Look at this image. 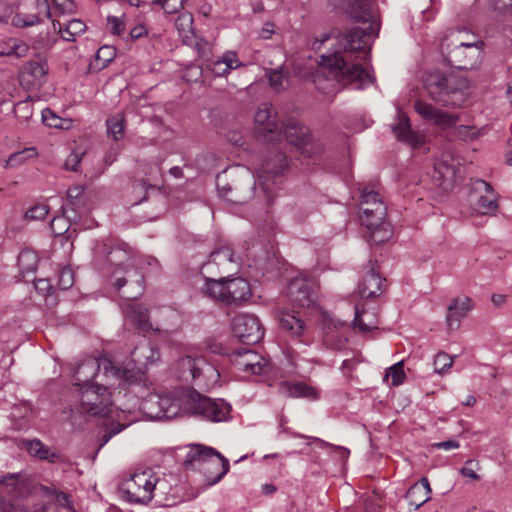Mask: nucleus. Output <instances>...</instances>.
Returning a JSON list of instances; mask_svg holds the SVG:
<instances>
[{
  "label": "nucleus",
  "mask_w": 512,
  "mask_h": 512,
  "mask_svg": "<svg viewBox=\"0 0 512 512\" xmlns=\"http://www.w3.org/2000/svg\"><path fill=\"white\" fill-rule=\"evenodd\" d=\"M345 11L355 22L368 24L365 28L355 27L340 35L339 42L343 51L321 55L320 65L323 71L313 74V82L323 93L335 90V82L342 85L356 83L358 89L374 82L370 72L356 63L355 53H361L368 47L373 37L378 35L379 24L373 0H344Z\"/></svg>",
  "instance_id": "1"
},
{
  "label": "nucleus",
  "mask_w": 512,
  "mask_h": 512,
  "mask_svg": "<svg viewBox=\"0 0 512 512\" xmlns=\"http://www.w3.org/2000/svg\"><path fill=\"white\" fill-rule=\"evenodd\" d=\"M164 419H172L182 414L198 415L211 422L230 419L231 405L223 399H212L191 388H175L169 392L156 394Z\"/></svg>",
  "instance_id": "2"
},
{
  "label": "nucleus",
  "mask_w": 512,
  "mask_h": 512,
  "mask_svg": "<svg viewBox=\"0 0 512 512\" xmlns=\"http://www.w3.org/2000/svg\"><path fill=\"white\" fill-rule=\"evenodd\" d=\"M219 195L233 204H244L254 197L256 180L247 169L224 171L216 180Z\"/></svg>",
  "instance_id": "3"
},
{
  "label": "nucleus",
  "mask_w": 512,
  "mask_h": 512,
  "mask_svg": "<svg viewBox=\"0 0 512 512\" xmlns=\"http://www.w3.org/2000/svg\"><path fill=\"white\" fill-rule=\"evenodd\" d=\"M424 88L433 101L446 107H461L467 99L463 87L456 85V78L440 72L428 73Z\"/></svg>",
  "instance_id": "4"
},
{
  "label": "nucleus",
  "mask_w": 512,
  "mask_h": 512,
  "mask_svg": "<svg viewBox=\"0 0 512 512\" xmlns=\"http://www.w3.org/2000/svg\"><path fill=\"white\" fill-rule=\"evenodd\" d=\"M103 370V376L108 378H114L116 380L128 381L131 377V372L127 369H122L116 366L109 359H97L89 357L81 361L74 368V385L79 389L87 386H91V381L97 376L100 370Z\"/></svg>",
  "instance_id": "5"
},
{
  "label": "nucleus",
  "mask_w": 512,
  "mask_h": 512,
  "mask_svg": "<svg viewBox=\"0 0 512 512\" xmlns=\"http://www.w3.org/2000/svg\"><path fill=\"white\" fill-rule=\"evenodd\" d=\"M158 477L152 470L135 473L123 483L122 493L131 503L147 504L153 498Z\"/></svg>",
  "instance_id": "6"
},
{
  "label": "nucleus",
  "mask_w": 512,
  "mask_h": 512,
  "mask_svg": "<svg viewBox=\"0 0 512 512\" xmlns=\"http://www.w3.org/2000/svg\"><path fill=\"white\" fill-rule=\"evenodd\" d=\"M178 377L183 381H195L198 385H205L206 380L217 381L219 372L202 356L186 355L177 361Z\"/></svg>",
  "instance_id": "7"
},
{
  "label": "nucleus",
  "mask_w": 512,
  "mask_h": 512,
  "mask_svg": "<svg viewBox=\"0 0 512 512\" xmlns=\"http://www.w3.org/2000/svg\"><path fill=\"white\" fill-rule=\"evenodd\" d=\"M79 392V409L82 413H88L93 416H106L108 414L111 398L104 384L80 388Z\"/></svg>",
  "instance_id": "8"
},
{
  "label": "nucleus",
  "mask_w": 512,
  "mask_h": 512,
  "mask_svg": "<svg viewBox=\"0 0 512 512\" xmlns=\"http://www.w3.org/2000/svg\"><path fill=\"white\" fill-rule=\"evenodd\" d=\"M113 277L115 278V290L128 302L137 299L143 294L144 276L137 268L125 266L124 271L115 269Z\"/></svg>",
  "instance_id": "9"
},
{
  "label": "nucleus",
  "mask_w": 512,
  "mask_h": 512,
  "mask_svg": "<svg viewBox=\"0 0 512 512\" xmlns=\"http://www.w3.org/2000/svg\"><path fill=\"white\" fill-rule=\"evenodd\" d=\"M387 205L382 196L369 186L361 190L360 221L363 226H372L386 218Z\"/></svg>",
  "instance_id": "10"
},
{
  "label": "nucleus",
  "mask_w": 512,
  "mask_h": 512,
  "mask_svg": "<svg viewBox=\"0 0 512 512\" xmlns=\"http://www.w3.org/2000/svg\"><path fill=\"white\" fill-rule=\"evenodd\" d=\"M483 42H460L453 49L448 50L446 62L459 70L472 69L480 60Z\"/></svg>",
  "instance_id": "11"
},
{
  "label": "nucleus",
  "mask_w": 512,
  "mask_h": 512,
  "mask_svg": "<svg viewBox=\"0 0 512 512\" xmlns=\"http://www.w3.org/2000/svg\"><path fill=\"white\" fill-rule=\"evenodd\" d=\"M231 326L234 336L248 345L256 344L264 336L261 322L253 314L241 313L236 315L232 320Z\"/></svg>",
  "instance_id": "12"
},
{
  "label": "nucleus",
  "mask_w": 512,
  "mask_h": 512,
  "mask_svg": "<svg viewBox=\"0 0 512 512\" xmlns=\"http://www.w3.org/2000/svg\"><path fill=\"white\" fill-rule=\"evenodd\" d=\"M287 296L291 303L300 308L310 307L316 301L315 282L310 277H295L287 287Z\"/></svg>",
  "instance_id": "13"
},
{
  "label": "nucleus",
  "mask_w": 512,
  "mask_h": 512,
  "mask_svg": "<svg viewBox=\"0 0 512 512\" xmlns=\"http://www.w3.org/2000/svg\"><path fill=\"white\" fill-rule=\"evenodd\" d=\"M254 121L259 136L269 137L270 140L279 139L282 132V123L277 119V114L271 106L263 103L255 113Z\"/></svg>",
  "instance_id": "14"
},
{
  "label": "nucleus",
  "mask_w": 512,
  "mask_h": 512,
  "mask_svg": "<svg viewBox=\"0 0 512 512\" xmlns=\"http://www.w3.org/2000/svg\"><path fill=\"white\" fill-rule=\"evenodd\" d=\"M287 167V158L280 151H275L273 154L268 156L262 164V173L259 175V180L261 187L266 194L268 203L272 201V194L269 185L270 178L281 175Z\"/></svg>",
  "instance_id": "15"
},
{
  "label": "nucleus",
  "mask_w": 512,
  "mask_h": 512,
  "mask_svg": "<svg viewBox=\"0 0 512 512\" xmlns=\"http://www.w3.org/2000/svg\"><path fill=\"white\" fill-rule=\"evenodd\" d=\"M234 365L239 371L253 375L265 374L269 370L268 361L252 349L234 352Z\"/></svg>",
  "instance_id": "16"
},
{
  "label": "nucleus",
  "mask_w": 512,
  "mask_h": 512,
  "mask_svg": "<svg viewBox=\"0 0 512 512\" xmlns=\"http://www.w3.org/2000/svg\"><path fill=\"white\" fill-rule=\"evenodd\" d=\"M385 279L381 278L376 261H369L368 270L362 282L358 285V294L362 298L373 299L378 297L385 288Z\"/></svg>",
  "instance_id": "17"
},
{
  "label": "nucleus",
  "mask_w": 512,
  "mask_h": 512,
  "mask_svg": "<svg viewBox=\"0 0 512 512\" xmlns=\"http://www.w3.org/2000/svg\"><path fill=\"white\" fill-rule=\"evenodd\" d=\"M414 109L422 118L433 122L442 129L455 126L459 120L457 115L437 109L423 100H416L414 102Z\"/></svg>",
  "instance_id": "18"
},
{
  "label": "nucleus",
  "mask_w": 512,
  "mask_h": 512,
  "mask_svg": "<svg viewBox=\"0 0 512 512\" xmlns=\"http://www.w3.org/2000/svg\"><path fill=\"white\" fill-rule=\"evenodd\" d=\"M122 312L127 326L140 332H148L152 329L148 309L142 304L126 302L122 306Z\"/></svg>",
  "instance_id": "19"
},
{
  "label": "nucleus",
  "mask_w": 512,
  "mask_h": 512,
  "mask_svg": "<svg viewBox=\"0 0 512 512\" xmlns=\"http://www.w3.org/2000/svg\"><path fill=\"white\" fill-rule=\"evenodd\" d=\"M230 465L228 459H226L219 451L217 455L209 457V459L203 463L199 472L205 477L206 483L209 486L218 483L229 471Z\"/></svg>",
  "instance_id": "20"
},
{
  "label": "nucleus",
  "mask_w": 512,
  "mask_h": 512,
  "mask_svg": "<svg viewBox=\"0 0 512 512\" xmlns=\"http://www.w3.org/2000/svg\"><path fill=\"white\" fill-rule=\"evenodd\" d=\"M227 305L239 304L251 296L249 282L242 277L225 278Z\"/></svg>",
  "instance_id": "21"
},
{
  "label": "nucleus",
  "mask_w": 512,
  "mask_h": 512,
  "mask_svg": "<svg viewBox=\"0 0 512 512\" xmlns=\"http://www.w3.org/2000/svg\"><path fill=\"white\" fill-rule=\"evenodd\" d=\"M472 308V300L467 296L453 299L448 306V312L446 316L448 328L450 330L458 329L461 320L467 316Z\"/></svg>",
  "instance_id": "22"
},
{
  "label": "nucleus",
  "mask_w": 512,
  "mask_h": 512,
  "mask_svg": "<svg viewBox=\"0 0 512 512\" xmlns=\"http://www.w3.org/2000/svg\"><path fill=\"white\" fill-rule=\"evenodd\" d=\"M242 65L243 64L240 62L235 51H227L221 56V58L215 61L209 59L203 63V66L212 71V73L217 77L226 76L231 72V70L239 68Z\"/></svg>",
  "instance_id": "23"
},
{
  "label": "nucleus",
  "mask_w": 512,
  "mask_h": 512,
  "mask_svg": "<svg viewBox=\"0 0 512 512\" xmlns=\"http://www.w3.org/2000/svg\"><path fill=\"white\" fill-rule=\"evenodd\" d=\"M278 320L281 329L291 337L299 339L303 335L306 324L299 311H289L285 308L279 311Z\"/></svg>",
  "instance_id": "24"
},
{
  "label": "nucleus",
  "mask_w": 512,
  "mask_h": 512,
  "mask_svg": "<svg viewBox=\"0 0 512 512\" xmlns=\"http://www.w3.org/2000/svg\"><path fill=\"white\" fill-rule=\"evenodd\" d=\"M281 135H283L290 144L298 148H303L304 152L308 153L309 130L305 125L297 121H289L285 126L282 125Z\"/></svg>",
  "instance_id": "25"
},
{
  "label": "nucleus",
  "mask_w": 512,
  "mask_h": 512,
  "mask_svg": "<svg viewBox=\"0 0 512 512\" xmlns=\"http://www.w3.org/2000/svg\"><path fill=\"white\" fill-rule=\"evenodd\" d=\"M217 454L218 451L213 447H208L203 444H191L185 456L184 466L186 469L199 471L203 463H205L209 457Z\"/></svg>",
  "instance_id": "26"
},
{
  "label": "nucleus",
  "mask_w": 512,
  "mask_h": 512,
  "mask_svg": "<svg viewBox=\"0 0 512 512\" xmlns=\"http://www.w3.org/2000/svg\"><path fill=\"white\" fill-rule=\"evenodd\" d=\"M392 131L398 140L414 148L420 146L423 142L422 136L412 131L410 120L403 112L398 113V124L392 127Z\"/></svg>",
  "instance_id": "27"
},
{
  "label": "nucleus",
  "mask_w": 512,
  "mask_h": 512,
  "mask_svg": "<svg viewBox=\"0 0 512 512\" xmlns=\"http://www.w3.org/2000/svg\"><path fill=\"white\" fill-rule=\"evenodd\" d=\"M432 490L426 477H422L414 483L407 491L405 499L413 510L419 509L423 504L430 500Z\"/></svg>",
  "instance_id": "28"
},
{
  "label": "nucleus",
  "mask_w": 512,
  "mask_h": 512,
  "mask_svg": "<svg viewBox=\"0 0 512 512\" xmlns=\"http://www.w3.org/2000/svg\"><path fill=\"white\" fill-rule=\"evenodd\" d=\"M476 184L482 187L486 194L479 196L477 202L473 204L474 211L481 215L494 214L498 209V203L492 186L484 180H478Z\"/></svg>",
  "instance_id": "29"
},
{
  "label": "nucleus",
  "mask_w": 512,
  "mask_h": 512,
  "mask_svg": "<svg viewBox=\"0 0 512 512\" xmlns=\"http://www.w3.org/2000/svg\"><path fill=\"white\" fill-rule=\"evenodd\" d=\"M323 325L325 330V337L323 341L327 347L335 351L343 350L347 344L348 339L341 334H334L333 329L339 331L342 327L345 326V323L335 321L331 318H326Z\"/></svg>",
  "instance_id": "30"
},
{
  "label": "nucleus",
  "mask_w": 512,
  "mask_h": 512,
  "mask_svg": "<svg viewBox=\"0 0 512 512\" xmlns=\"http://www.w3.org/2000/svg\"><path fill=\"white\" fill-rule=\"evenodd\" d=\"M38 491L43 497L51 499V503L63 509L73 511L72 497L68 492L58 489L54 484H39Z\"/></svg>",
  "instance_id": "31"
},
{
  "label": "nucleus",
  "mask_w": 512,
  "mask_h": 512,
  "mask_svg": "<svg viewBox=\"0 0 512 512\" xmlns=\"http://www.w3.org/2000/svg\"><path fill=\"white\" fill-rule=\"evenodd\" d=\"M23 446L31 456L39 460L55 463L61 458L59 453L52 451L40 439L24 440Z\"/></svg>",
  "instance_id": "32"
},
{
  "label": "nucleus",
  "mask_w": 512,
  "mask_h": 512,
  "mask_svg": "<svg viewBox=\"0 0 512 512\" xmlns=\"http://www.w3.org/2000/svg\"><path fill=\"white\" fill-rule=\"evenodd\" d=\"M48 71L47 61L41 57L28 61L24 66V75L32 78L30 83L33 85H43L46 82Z\"/></svg>",
  "instance_id": "33"
},
{
  "label": "nucleus",
  "mask_w": 512,
  "mask_h": 512,
  "mask_svg": "<svg viewBox=\"0 0 512 512\" xmlns=\"http://www.w3.org/2000/svg\"><path fill=\"white\" fill-rule=\"evenodd\" d=\"M135 363L143 366L153 364L159 360V350L148 342H143L135 347L131 353Z\"/></svg>",
  "instance_id": "34"
},
{
  "label": "nucleus",
  "mask_w": 512,
  "mask_h": 512,
  "mask_svg": "<svg viewBox=\"0 0 512 512\" xmlns=\"http://www.w3.org/2000/svg\"><path fill=\"white\" fill-rule=\"evenodd\" d=\"M369 233V241L375 245H381L389 241L393 236V229L386 218L374 222L372 226H365Z\"/></svg>",
  "instance_id": "35"
},
{
  "label": "nucleus",
  "mask_w": 512,
  "mask_h": 512,
  "mask_svg": "<svg viewBox=\"0 0 512 512\" xmlns=\"http://www.w3.org/2000/svg\"><path fill=\"white\" fill-rule=\"evenodd\" d=\"M280 390L283 394L290 397H316V391L312 387L302 382H282L280 384Z\"/></svg>",
  "instance_id": "36"
},
{
  "label": "nucleus",
  "mask_w": 512,
  "mask_h": 512,
  "mask_svg": "<svg viewBox=\"0 0 512 512\" xmlns=\"http://www.w3.org/2000/svg\"><path fill=\"white\" fill-rule=\"evenodd\" d=\"M225 287V278H220L218 280L206 279L203 291L209 297L227 305V294Z\"/></svg>",
  "instance_id": "37"
},
{
  "label": "nucleus",
  "mask_w": 512,
  "mask_h": 512,
  "mask_svg": "<svg viewBox=\"0 0 512 512\" xmlns=\"http://www.w3.org/2000/svg\"><path fill=\"white\" fill-rule=\"evenodd\" d=\"M102 253L106 255L110 264L117 267L116 269L124 271L125 268L122 269L120 266L129 259V254L126 249L120 246L110 248L107 244H103Z\"/></svg>",
  "instance_id": "38"
},
{
  "label": "nucleus",
  "mask_w": 512,
  "mask_h": 512,
  "mask_svg": "<svg viewBox=\"0 0 512 512\" xmlns=\"http://www.w3.org/2000/svg\"><path fill=\"white\" fill-rule=\"evenodd\" d=\"M107 133L115 141H119L124 137L125 116L123 113H117L106 120Z\"/></svg>",
  "instance_id": "39"
},
{
  "label": "nucleus",
  "mask_w": 512,
  "mask_h": 512,
  "mask_svg": "<svg viewBox=\"0 0 512 512\" xmlns=\"http://www.w3.org/2000/svg\"><path fill=\"white\" fill-rule=\"evenodd\" d=\"M161 408L156 394L148 395L142 402V410L151 419L163 420L165 418Z\"/></svg>",
  "instance_id": "40"
},
{
  "label": "nucleus",
  "mask_w": 512,
  "mask_h": 512,
  "mask_svg": "<svg viewBox=\"0 0 512 512\" xmlns=\"http://www.w3.org/2000/svg\"><path fill=\"white\" fill-rule=\"evenodd\" d=\"M18 265L22 273L34 272L38 266V256L35 252L25 249L18 256Z\"/></svg>",
  "instance_id": "41"
},
{
  "label": "nucleus",
  "mask_w": 512,
  "mask_h": 512,
  "mask_svg": "<svg viewBox=\"0 0 512 512\" xmlns=\"http://www.w3.org/2000/svg\"><path fill=\"white\" fill-rule=\"evenodd\" d=\"M83 194L82 185H74L67 190V203L74 212L84 206Z\"/></svg>",
  "instance_id": "42"
},
{
  "label": "nucleus",
  "mask_w": 512,
  "mask_h": 512,
  "mask_svg": "<svg viewBox=\"0 0 512 512\" xmlns=\"http://www.w3.org/2000/svg\"><path fill=\"white\" fill-rule=\"evenodd\" d=\"M86 24L80 19H72L66 25L62 38L66 41H74L77 35L84 33Z\"/></svg>",
  "instance_id": "43"
},
{
  "label": "nucleus",
  "mask_w": 512,
  "mask_h": 512,
  "mask_svg": "<svg viewBox=\"0 0 512 512\" xmlns=\"http://www.w3.org/2000/svg\"><path fill=\"white\" fill-rule=\"evenodd\" d=\"M233 252L230 247L223 246L209 255V263H215L217 266L233 262Z\"/></svg>",
  "instance_id": "44"
},
{
  "label": "nucleus",
  "mask_w": 512,
  "mask_h": 512,
  "mask_svg": "<svg viewBox=\"0 0 512 512\" xmlns=\"http://www.w3.org/2000/svg\"><path fill=\"white\" fill-rule=\"evenodd\" d=\"M14 113L21 121H28L33 115V100L28 96L14 105Z\"/></svg>",
  "instance_id": "45"
},
{
  "label": "nucleus",
  "mask_w": 512,
  "mask_h": 512,
  "mask_svg": "<svg viewBox=\"0 0 512 512\" xmlns=\"http://www.w3.org/2000/svg\"><path fill=\"white\" fill-rule=\"evenodd\" d=\"M38 14L18 12L13 18V24L19 27H30L40 23Z\"/></svg>",
  "instance_id": "46"
},
{
  "label": "nucleus",
  "mask_w": 512,
  "mask_h": 512,
  "mask_svg": "<svg viewBox=\"0 0 512 512\" xmlns=\"http://www.w3.org/2000/svg\"><path fill=\"white\" fill-rule=\"evenodd\" d=\"M391 378V384L393 386H398L403 383L405 379L404 373V365L403 362L400 361L393 366H391L386 372L385 378Z\"/></svg>",
  "instance_id": "47"
},
{
  "label": "nucleus",
  "mask_w": 512,
  "mask_h": 512,
  "mask_svg": "<svg viewBox=\"0 0 512 512\" xmlns=\"http://www.w3.org/2000/svg\"><path fill=\"white\" fill-rule=\"evenodd\" d=\"M20 478L19 473L7 474L0 479V485L7 487L10 493L20 491L22 488Z\"/></svg>",
  "instance_id": "48"
},
{
  "label": "nucleus",
  "mask_w": 512,
  "mask_h": 512,
  "mask_svg": "<svg viewBox=\"0 0 512 512\" xmlns=\"http://www.w3.org/2000/svg\"><path fill=\"white\" fill-rule=\"evenodd\" d=\"M453 364V358L445 352H439L434 359V371L442 374Z\"/></svg>",
  "instance_id": "49"
},
{
  "label": "nucleus",
  "mask_w": 512,
  "mask_h": 512,
  "mask_svg": "<svg viewBox=\"0 0 512 512\" xmlns=\"http://www.w3.org/2000/svg\"><path fill=\"white\" fill-rule=\"evenodd\" d=\"M74 284V273L71 268L64 267L59 271L57 286L61 290H67Z\"/></svg>",
  "instance_id": "50"
},
{
  "label": "nucleus",
  "mask_w": 512,
  "mask_h": 512,
  "mask_svg": "<svg viewBox=\"0 0 512 512\" xmlns=\"http://www.w3.org/2000/svg\"><path fill=\"white\" fill-rule=\"evenodd\" d=\"M43 123L52 128H63V119L57 116L51 109L45 108L42 111Z\"/></svg>",
  "instance_id": "51"
},
{
  "label": "nucleus",
  "mask_w": 512,
  "mask_h": 512,
  "mask_svg": "<svg viewBox=\"0 0 512 512\" xmlns=\"http://www.w3.org/2000/svg\"><path fill=\"white\" fill-rule=\"evenodd\" d=\"M268 80L270 86L277 92L285 89V79L282 72L279 69L271 70L268 74Z\"/></svg>",
  "instance_id": "52"
},
{
  "label": "nucleus",
  "mask_w": 512,
  "mask_h": 512,
  "mask_svg": "<svg viewBox=\"0 0 512 512\" xmlns=\"http://www.w3.org/2000/svg\"><path fill=\"white\" fill-rule=\"evenodd\" d=\"M49 209L44 204H39L31 207L25 213L26 220H42L48 214Z\"/></svg>",
  "instance_id": "53"
},
{
  "label": "nucleus",
  "mask_w": 512,
  "mask_h": 512,
  "mask_svg": "<svg viewBox=\"0 0 512 512\" xmlns=\"http://www.w3.org/2000/svg\"><path fill=\"white\" fill-rule=\"evenodd\" d=\"M154 4H158L168 14L177 13L183 8V0H153Z\"/></svg>",
  "instance_id": "54"
},
{
  "label": "nucleus",
  "mask_w": 512,
  "mask_h": 512,
  "mask_svg": "<svg viewBox=\"0 0 512 512\" xmlns=\"http://www.w3.org/2000/svg\"><path fill=\"white\" fill-rule=\"evenodd\" d=\"M126 427H128V424H120V423H113L101 436L100 439V448L103 447L108 441L118 433H120L122 430H124Z\"/></svg>",
  "instance_id": "55"
},
{
  "label": "nucleus",
  "mask_w": 512,
  "mask_h": 512,
  "mask_svg": "<svg viewBox=\"0 0 512 512\" xmlns=\"http://www.w3.org/2000/svg\"><path fill=\"white\" fill-rule=\"evenodd\" d=\"M50 228L54 234L62 236L68 232L69 225L65 217H54L50 223Z\"/></svg>",
  "instance_id": "56"
},
{
  "label": "nucleus",
  "mask_w": 512,
  "mask_h": 512,
  "mask_svg": "<svg viewBox=\"0 0 512 512\" xmlns=\"http://www.w3.org/2000/svg\"><path fill=\"white\" fill-rule=\"evenodd\" d=\"M53 10L61 14L73 13L75 10V3L72 0H52Z\"/></svg>",
  "instance_id": "57"
},
{
  "label": "nucleus",
  "mask_w": 512,
  "mask_h": 512,
  "mask_svg": "<svg viewBox=\"0 0 512 512\" xmlns=\"http://www.w3.org/2000/svg\"><path fill=\"white\" fill-rule=\"evenodd\" d=\"M29 47L27 44L21 41H15L13 45L9 47L7 55L15 56L17 58L25 57L28 53Z\"/></svg>",
  "instance_id": "58"
},
{
  "label": "nucleus",
  "mask_w": 512,
  "mask_h": 512,
  "mask_svg": "<svg viewBox=\"0 0 512 512\" xmlns=\"http://www.w3.org/2000/svg\"><path fill=\"white\" fill-rule=\"evenodd\" d=\"M115 56V50L111 46H102L98 49L96 53V57L98 60L103 61V66H106L110 63Z\"/></svg>",
  "instance_id": "59"
},
{
  "label": "nucleus",
  "mask_w": 512,
  "mask_h": 512,
  "mask_svg": "<svg viewBox=\"0 0 512 512\" xmlns=\"http://www.w3.org/2000/svg\"><path fill=\"white\" fill-rule=\"evenodd\" d=\"M36 13L39 15L41 19L42 16L51 19L52 18V9L50 7V2L48 0H36L35 1Z\"/></svg>",
  "instance_id": "60"
},
{
  "label": "nucleus",
  "mask_w": 512,
  "mask_h": 512,
  "mask_svg": "<svg viewBox=\"0 0 512 512\" xmlns=\"http://www.w3.org/2000/svg\"><path fill=\"white\" fill-rule=\"evenodd\" d=\"M490 6L494 11L504 14L511 10L512 0H489Z\"/></svg>",
  "instance_id": "61"
},
{
  "label": "nucleus",
  "mask_w": 512,
  "mask_h": 512,
  "mask_svg": "<svg viewBox=\"0 0 512 512\" xmlns=\"http://www.w3.org/2000/svg\"><path fill=\"white\" fill-rule=\"evenodd\" d=\"M81 158H82V155L79 154V153H71L66 161H65V164H64V167L66 170H69V171H78V167H79V164L81 162Z\"/></svg>",
  "instance_id": "62"
},
{
  "label": "nucleus",
  "mask_w": 512,
  "mask_h": 512,
  "mask_svg": "<svg viewBox=\"0 0 512 512\" xmlns=\"http://www.w3.org/2000/svg\"><path fill=\"white\" fill-rule=\"evenodd\" d=\"M362 311H360L358 309V307L356 306L355 307V317H354V320H353V324H354V327L358 328L359 330L363 331V332H367V331H370L371 329H373L375 326L371 325V324H367L363 321L362 319Z\"/></svg>",
  "instance_id": "63"
},
{
  "label": "nucleus",
  "mask_w": 512,
  "mask_h": 512,
  "mask_svg": "<svg viewBox=\"0 0 512 512\" xmlns=\"http://www.w3.org/2000/svg\"><path fill=\"white\" fill-rule=\"evenodd\" d=\"M199 57L205 62L210 59V44L204 40H199L195 44Z\"/></svg>",
  "instance_id": "64"
}]
</instances>
